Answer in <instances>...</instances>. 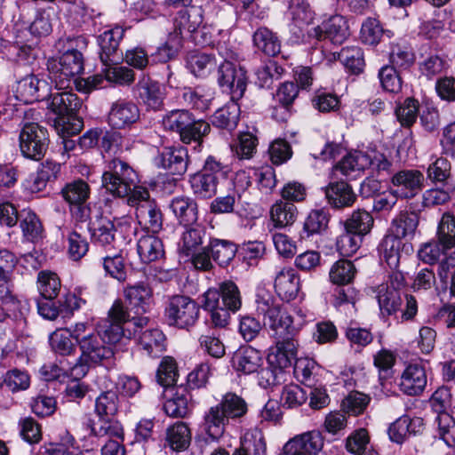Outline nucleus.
I'll return each mask as SVG.
<instances>
[{"label": "nucleus", "mask_w": 455, "mask_h": 455, "mask_svg": "<svg viewBox=\"0 0 455 455\" xmlns=\"http://www.w3.org/2000/svg\"><path fill=\"white\" fill-rule=\"evenodd\" d=\"M189 182L193 193L199 197L210 198L217 192L215 178L201 171L192 175Z\"/></svg>", "instance_id": "de8ad7c7"}, {"label": "nucleus", "mask_w": 455, "mask_h": 455, "mask_svg": "<svg viewBox=\"0 0 455 455\" xmlns=\"http://www.w3.org/2000/svg\"><path fill=\"white\" fill-rule=\"evenodd\" d=\"M72 336L64 330H56L49 337L52 349L60 355H70L76 353V345L72 342Z\"/></svg>", "instance_id": "13d9d810"}, {"label": "nucleus", "mask_w": 455, "mask_h": 455, "mask_svg": "<svg viewBox=\"0 0 455 455\" xmlns=\"http://www.w3.org/2000/svg\"><path fill=\"white\" fill-rule=\"evenodd\" d=\"M157 164L170 174L181 176L188 169V154L186 148H165L158 157Z\"/></svg>", "instance_id": "412c9836"}, {"label": "nucleus", "mask_w": 455, "mask_h": 455, "mask_svg": "<svg viewBox=\"0 0 455 455\" xmlns=\"http://www.w3.org/2000/svg\"><path fill=\"white\" fill-rule=\"evenodd\" d=\"M308 36L318 41L329 39L335 44H341L349 36L348 24L343 16L334 15L321 25L312 28Z\"/></svg>", "instance_id": "ddd939ff"}, {"label": "nucleus", "mask_w": 455, "mask_h": 455, "mask_svg": "<svg viewBox=\"0 0 455 455\" xmlns=\"http://www.w3.org/2000/svg\"><path fill=\"white\" fill-rule=\"evenodd\" d=\"M166 441L176 451L186 450L191 442V432L184 422H177L167 429Z\"/></svg>", "instance_id": "a19ab883"}, {"label": "nucleus", "mask_w": 455, "mask_h": 455, "mask_svg": "<svg viewBox=\"0 0 455 455\" xmlns=\"http://www.w3.org/2000/svg\"><path fill=\"white\" fill-rule=\"evenodd\" d=\"M391 184L395 193L402 198H413L424 188V174L416 169H404L394 173Z\"/></svg>", "instance_id": "f8f14e48"}, {"label": "nucleus", "mask_w": 455, "mask_h": 455, "mask_svg": "<svg viewBox=\"0 0 455 455\" xmlns=\"http://www.w3.org/2000/svg\"><path fill=\"white\" fill-rule=\"evenodd\" d=\"M186 231L182 234L180 250L186 256H188L203 243L205 236V228L203 225L196 222L193 225L185 226Z\"/></svg>", "instance_id": "ea45409f"}, {"label": "nucleus", "mask_w": 455, "mask_h": 455, "mask_svg": "<svg viewBox=\"0 0 455 455\" xmlns=\"http://www.w3.org/2000/svg\"><path fill=\"white\" fill-rule=\"evenodd\" d=\"M403 241L391 234L384 236L379 245L380 259L384 260L391 269H396L400 264Z\"/></svg>", "instance_id": "473e14b6"}, {"label": "nucleus", "mask_w": 455, "mask_h": 455, "mask_svg": "<svg viewBox=\"0 0 455 455\" xmlns=\"http://www.w3.org/2000/svg\"><path fill=\"white\" fill-rule=\"evenodd\" d=\"M211 132L210 124L203 119H196L192 115L190 123L179 133L180 140L185 144L192 142L202 145L203 140Z\"/></svg>", "instance_id": "e433bc0d"}, {"label": "nucleus", "mask_w": 455, "mask_h": 455, "mask_svg": "<svg viewBox=\"0 0 455 455\" xmlns=\"http://www.w3.org/2000/svg\"><path fill=\"white\" fill-rule=\"evenodd\" d=\"M368 164L366 156L361 152L348 154L335 166V171H339L343 175L348 176L354 172L363 171Z\"/></svg>", "instance_id": "69168bd1"}, {"label": "nucleus", "mask_w": 455, "mask_h": 455, "mask_svg": "<svg viewBox=\"0 0 455 455\" xmlns=\"http://www.w3.org/2000/svg\"><path fill=\"white\" fill-rule=\"evenodd\" d=\"M48 68L56 86L59 89L67 88L70 80L83 72L84 56L78 50L68 49L62 53L59 60L51 62Z\"/></svg>", "instance_id": "6e6552de"}, {"label": "nucleus", "mask_w": 455, "mask_h": 455, "mask_svg": "<svg viewBox=\"0 0 455 455\" xmlns=\"http://www.w3.org/2000/svg\"><path fill=\"white\" fill-rule=\"evenodd\" d=\"M140 110L132 101L119 100L112 104L108 113V123L115 129H123L136 123Z\"/></svg>", "instance_id": "aec40b11"}, {"label": "nucleus", "mask_w": 455, "mask_h": 455, "mask_svg": "<svg viewBox=\"0 0 455 455\" xmlns=\"http://www.w3.org/2000/svg\"><path fill=\"white\" fill-rule=\"evenodd\" d=\"M298 343L293 338L276 339L269 349L267 360L269 366L282 371L289 368L296 356Z\"/></svg>", "instance_id": "dca6fc26"}, {"label": "nucleus", "mask_w": 455, "mask_h": 455, "mask_svg": "<svg viewBox=\"0 0 455 455\" xmlns=\"http://www.w3.org/2000/svg\"><path fill=\"white\" fill-rule=\"evenodd\" d=\"M166 339L164 334L158 329H149L141 332L139 343L146 353L156 358L162 355L165 351Z\"/></svg>", "instance_id": "72a5a7b5"}, {"label": "nucleus", "mask_w": 455, "mask_h": 455, "mask_svg": "<svg viewBox=\"0 0 455 455\" xmlns=\"http://www.w3.org/2000/svg\"><path fill=\"white\" fill-rule=\"evenodd\" d=\"M47 130L37 123H26L20 134V148L22 155L29 159L40 160L48 148Z\"/></svg>", "instance_id": "1a4fd4ad"}, {"label": "nucleus", "mask_w": 455, "mask_h": 455, "mask_svg": "<svg viewBox=\"0 0 455 455\" xmlns=\"http://www.w3.org/2000/svg\"><path fill=\"white\" fill-rule=\"evenodd\" d=\"M137 251L141 261L147 264L158 260L164 255L161 239L154 235L140 236L137 243Z\"/></svg>", "instance_id": "7c9ffc66"}, {"label": "nucleus", "mask_w": 455, "mask_h": 455, "mask_svg": "<svg viewBox=\"0 0 455 455\" xmlns=\"http://www.w3.org/2000/svg\"><path fill=\"white\" fill-rule=\"evenodd\" d=\"M218 83L220 87L229 90L233 100H240L246 90V71L241 66L225 60L218 67Z\"/></svg>", "instance_id": "9d476101"}, {"label": "nucleus", "mask_w": 455, "mask_h": 455, "mask_svg": "<svg viewBox=\"0 0 455 455\" xmlns=\"http://www.w3.org/2000/svg\"><path fill=\"white\" fill-rule=\"evenodd\" d=\"M389 33V30L384 29L379 20L367 18L362 24L360 39L365 44L377 45L385 35L390 36Z\"/></svg>", "instance_id": "c03bdc74"}, {"label": "nucleus", "mask_w": 455, "mask_h": 455, "mask_svg": "<svg viewBox=\"0 0 455 455\" xmlns=\"http://www.w3.org/2000/svg\"><path fill=\"white\" fill-rule=\"evenodd\" d=\"M297 206L283 199L276 200L270 207L269 217L274 227L283 228L291 226L298 217Z\"/></svg>", "instance_id": "bb28decb"}, {"label": "nucleus", "mask_w": 455, "mask_h": 455, "mask_svg": "<svg viewBox=\"0 0 455 455\" xmlns=\"http://www.w3.org/2000/svg\"><path fill=\"white\" fill-rule=\"evenodd\" d=\"M165 413L173 418H184L188 413V396L177 392L164 404Z\"/></svg>", "instance_id": "774afa93"}, {"label": "nucleus", "mask_w": 455, "mask_h": 455, "mask_svg": "<svg viewBox=\"0 0 455 455\" xmlns=\"http://www.w3.org/2000/svg\"><path fill=\"white\" fill-rule=\"evenodd\" d=\"M253 43L258 50L267 56H275L281 50L277 36L267 28H259L255 31Z\"/></svg>", "instance_id": "79ce46f5"}, {"label": "nucleus", "mask_w": 455, "mask_h": 455, "mask_svg": "<svg viewBox=\"0 0 455 455\" xmlns=\"http://www.w3.org/2000/svg\"><path fill=\"white\" fill-rule=\"evenodd\" d=\"M119 397L116 391L102 392L95 401V412L99 418L114 417L118 411Z\"/></svg>", "instance_id": "8fccbe9b"}, {"label": "nucleus", "mask_w": 455, "mask_h": 455, "mask_svg": "<svg viewBox=\"0 0 455 455\" xmlns=\"http://www.w3.org/2000/svg\"><path fill=\"white\" fill-rule=\"evenodd\" d=\"M455 192V187L450 182L443 184L442 188H431L423 195V204L426 207L442 205L448 203Z\"/></svg>", "instance_id": "4d7b16f0"}, {"label": "nucleus", "mask_w": 455, "mask_h": 455, "mask_svg": "<svg viewBox=\"0 0 455 455\" xmlns=\"http://www.w3.org/2000/svg\"><path fill=\"white\" fill-rule=\"evenodd\" d=\"M208 248L212 259L220 267L228 266L235 258L237 251L234 243L220 239L212 240Z\"/></svg>", "instance_id": "37998d69"}, {"label": "nucleus", "mask_w": 455, "mask_h": 455, "mask_svg": "<svg viewBox=\"0 0 455 455\" xmlns=\"http://www.w3.org/2000/svg\"><path fill=\"white\" fill-rule=\"evenodd\" d=\"M92 239L101 247L115 248L116 236H124L132 231V218L124 216L109 219L100 215L92 222Z\"/></svg>", "instance_id": "423d86ee"}, {"label": "nucleus", "mask_w": 455, "mask_h": 455, "mask_svg": "<svg viewBox=\"0 0 455 455\" xmlns=\"http://www.w3.org/2000/svg\"><path fill=\"white\" fill-rule=\"evenodd\" d=\"M125 299L136 308V314L144 312V305L153 296V290L147 282H139L127 285L124 291Z\"/></svg>", "instance_id": "c9c22d12"}, {"label": "nucleus", "mask_w": 455, "mask_h": 455, "mask_svg": "<svg viewBox=\"0 0 455 455\" xmlns=\"http://www.w3.org/2000/svg\"><path fill=\"white\" fill-rule=\"evenodd\" d=\"M78 347L81 355L76 363L68 368L70 374L76 379L87 374L90 364L108 362L115 355L113 348L106 345V341L96 331L88 333L87 339H84Z\"/></svg>", "instance_id": "20e7f679"}, {"label": "nucleus", "mask_w": 455, "mask_h": 455, "mask_svg": "<svg viewBox=\"0 0 455 455\" xmlns=\"http://www.w3.org/2000/svg\"><path fill=\"white\" fill-rule=\"evenodd\" d=\"M54 125L57 132L65 138L79 133L84 127V122L75 113L57 117Z\"/></svg>", "instance_id": "0e129e2a"}, {"label": "nucleus", "mask_w": 455, "mask_h": 455, "mask_svg": "<svg viewBox=\"0 0 455 455\" xmlns=\"http://www.w3.org/2000/svg\"><path fill=\"white\" fill-rule=\"evenodd\" d=\"M324 438L318 431L296 435L283 446V451H299L305 455H317L323 448Z\"/></svg>", "instance_id": "a211bd4d"}, {"label": "nucleus", "mask_w": 455, "mask_h": 455, "mask_svg": "<svg viewBox=\"0 0 455 455\" xmlns=\"http://www.w3.org/2000/svg\"><path fill=\"white\" fill-rule=\"evenodd\" d=\"M139 182L135 170L125 161L113 158L107 163L102 174V186L116 197L129 196Z\"/></svg>", "instance_id": "39448f33"}, {"label": "nucleus", "mask_w": 455, "mask_h": 455, "mask_svg": "<svg viewBox=\"0 0 455 455\" xmlns=\"http://www.w3.org/2000/svg\"><path fill=\"white\" fill-rule=\"evenodd\" d=\"M419 215L414 212H401L393 220L390 234L399 239L413 237L419 226Z\"/></svg>", "instance_id": "c756f323"}, {"label": "nucleus", "mask_w": 455, "mask_h": 455, "mask_svg": "<svg viewBox=\"0 0 455 455\" xmlns=\"http://www.w3.org/2000/svg\"><path fill=\"white\" fill-rule=\"evenodd\" d=\"M95 331L110 345L118 344L124 339L129 340L131 336V333L129 336L125 335L124 324L104 318L97 323Z\"/></svg>", "instance_id": "a18cd8bd"}, {"label": "nucleus", "mask_w": 455, "mask_h": 455, "mask_svg": "<svg viewBox=\"0 0 455 455\" xmlns=\"http://www.w3.org/2000/svg\"><path fill=\"white\" fill-rule=\"evenodd\" d=\"M202 307L209 312L210 322L215 328H226L230 322L231 314L236 313L242 307V297L237 285L224 282L219 289H209L202 297Z\"/></svg>", "instance_id": "f257e3e1"}, {"label": "nucleus", "mask_w": 455, "mask_h": 455, "mask_svg": "<svg viewBox=\"0 0 455 455\" xmlns=\"http://www.w3.org/2000/svg\"><path fill=\"white\" fill-rule=\"evenodd\" d=\"M60 171V165L52 161H45L41 164L37 172L31 175L28 182V188L32 193L43 191L47 184L57 179Z\"/></svg>", "instance_id": "c85d7f7f"}, {"label": "nucleus", "mask_w": 455, "mask_h": 455, "mask_svg": "<svg viewBox=\"0 0 455 455\" xmlns=\"http://www.w3.org/2000/svg\"><path fill=\"white\" fill-rule=\"evenodd\" d=\"M256 313L262 317L263 325L268 329L275 339L293 338L295 328L293 320L275 299L272 294L265 290H259L256 295Z\"/></svg>", "instance_id": "7ed1b4c3"}, {"label": "nucleus", "mask_w": 455, "mask_h": 455, "mask_svg": "<svg viewBox=\"0 0 455 455\" xmlns=\"http://www.w3.org/2000/svg\"><path fill=\"white\" fill-rule=\"evenodd\" d=\"M124 34V29L120 26L105 30L98 37L100 48V58L104 65L115 62L119 59V44Z\"/></svg>", "instance_id": "4be33fe9"}, {"label": "nucleus", "mask_w": 455, "mask_h": 455, "mask_svg": "<svg viewBox=\"0 0 455 455\" xmlns=\"http://www.w3.org/2000/svg\"><path fill=\"white\" fill-rule=\"evenodd\" d=\"M172 212L180 225H193L198 220L197 203L188 196L174 197L169 205Z\"/></svg>", "instance_id": "393cba45"}, {"label": "nucleus", "mask_w": 455, "mask_h": 455, "mask_svg": "<svg viewBox=\"0 0 455 455\" xmlns=\"http://www.w3.org/2000/svg\"><path fill=\"white\" fill-rule=\"evenodd\" d=\"M49 96L48 108L58 117L75 114L82 106L80 99L72 92H50Z\"/></svg>", "instance_id": "b1692460"}, {"label": "nucleus", "mask_w": 455, "mask_h": 455, "mask_svg": "<svg viewBox=\"0 0 455 455\" xmlns=\"http://www.w3.org/2000/svg\"><path fill=\"white\" fill-rule=\"evenodd\" d=\"M374 224V220L371 214L363 210L358 209L354 211L352 214L345 220V231L352 232L354 234L365 235L371 230Z\"/></svg>", "instance_id": "4c0bfd02"}, {"label": "nucleus", "mask_w": 455, "mask_h": 455, "mask_svg": "<svg viewBox=\"0 0 455 455\" xmlns=\"http://www.w3.org/2000/svg\"><path fill=\"white\" fill-rule=\"evenodd\" d=\"M370 437L364 428H360L349 435L347 439V450L355 455H379L374 450H368Z\"/></svg>", "instance_id": "6e6d98bb"}, {"label": "nucleus", "mask_w": 455, "mask_h": 455, "mask_svg": "<svg viewBox=\"0 0 455 455\" xmlns=\"http://www.w3.org/2000/svg\"><path fill=\"white\" fill-rule=\"evenodd\" d=\"M51 90L47 80L31 74L17 82L14 92L17 100L28 104L47 99Z\"/></svg>", "instance_id": "9b49d317"}, {"label": "nucleus", "mask_w": 455, "mask_h": 455, "mask_svg": "<svg viewBox=\"0 0 455 455\" xmlns=\"http://www.w3.org/2000/svg\"><path fill=\"white\" fill-rule=\"evenodd\" d=\"M113 417L99 418L98 424L90 426L91 435L96 437H116L124 439V428L119 421L114 420Z\"/></svg>", "instance_id": "603ef678"}, {"label": "nucleus", "mask_w": 455, "mask_h": 455, "mask_svg": "<svg viewBox=\"0 0 455 455\" xmlns=\"http://www.w3.org/2000/svg\"><path fill=\"white\" fill-rule=\"evenodd\" d=\"M139 100L148 108L154 111L161 110L166 96L163 84L153 80L148 75H142L135 85Z\"/></svg>", "instance_id": "4468645a"}, {"label": "nucleus", "mask_w": 455, "mask_h": 455, "mask_svg": "<svg viewBox=\"0 0 455 455\" xmlns=\"http://www.w3.org/2000/svg\"><path fill=\"white\" fill-rule=\"evenodd\" d=\"M201 23L202 16L197 10L191 12L181 10L174 19V30L172 33L180 36L181 40L185 34H188L192 37L196 29L199 25H201Z\"/></svg>", "instance_id": "f704fd0d"}, {"label": "nucleus", "mask_w": 455, "mask_h": 455, "mask_svg": "<svg viewBox=\"0 0 455 455\" xmlns=\"http://www.w3.org/2000/svg\"><path fill=\"white\" fill-rule=\"evenodd\" d=\"M247 412V403L235 393L225 394L220 402L212 406L204 414V429L212 439L223 435L230 419L243 417Z\"/></svg>", "instance_id": "f03ea898"}, {"label": "nucleus", "mask_w": 455, "mask_h": 455, "mask_svg": "<svg viewBox=\"0 0 455 455\" xmlns=\"http://www.w3.org/2000/svg\"><path fill=\"white\" fill-rule=\"evenodd\" d=\"M339 60L352 73L359 74L364 67L363 53L358 46L344 47L339 52Z\"/></svg>", "instance_id": "864d4df0"}, {"label": "nucleus", "mask_w": 455, "mask_h": 455, "mask_svg": "<svg viewBox=\"0 0 455 455\" xmlns=\"http://www.w3.org/2000/svg\"><path fill=\"white\" fill-rule=\"evenodd\" d=\"M437 238L443 248L455 246V216L445 212L439 223Z\"/></svg>", "instance_id": "680f3d73"}, {"label": "nucleus", "mask_w": 455, "mask_h": 455, "mask_svg": "<svg viewBox=\"0 0 455 455\" xmlns=\"http://www.w3.org/2000/svg\"><path fill=\"white\" fill-rule=\"evenodd\" d=\"M199 306L191 298L175 295L169 299L165 307V316L170 325L188 329L199 318Z\"/></svg>", "instance_id": "0eeeda50"}, {"label": "nucleus", "mask_w": 455, "mask_h": 455, "mask_svg": "<svg viewBox=\"0 0 455 455\" xmlns=\"http://www.w3.org/2000/svg\"><path fill=\"white\" fill-rule=\"evenodd\" d=\"M157 381L164 387H170L177 382L178 371L176 362L172 357L163 358L156 373Z\"/></svg>", "instance_id": "338daca9"}, {"label": "nucleus", "mask_w": 455, "mask_h": 455, "mask_svg": "<svg viewBox=\"0 0 455 455\" xmlns=\"http://www.w3.org/2000/svg\"><path fill=\"white\" fill-rule=\"evenodd\" d=\"M91 194L90 186L81 179L67 183L61 189V196L69 204L81 205L84 204Z\"/></svg>", "instance_id": "58836bf2"}, {"label": "nucleus", "mask_w": 455, "mask_h": 455, "mask_svg": "<svg viewBox=\"0 0 455 455\" xmlns=\"http://www.w3.org/2000/svg\"><path fill=\"white\" fill-rule=\"evenodd\" d=\"M379 305L388 315L395 313L401 308L403 299L400 291L390 289L388 284H380L377 290Z\"/></svg>", "instance_id": "09e8293b"}, {"label": "nucleus", "mask_w": 455, "mask_h": 455, "mask_svg": "<svg viewBox=\"0 0 455 455\" xmlns=\"http://www.w3.org/2000/svg\"><path fill=\"white\" fill-rule=\"evenodd\" d=\"M427 379L424 366L419 363H411L403 371L399 389L407 395L416 396L423 393Z\"/></svg>", "instance_id": "f3484780"}, {"label": "nucleus", "mask_w": 455, "mask_h": 455, "mask_svg": "<svg viewBox=\"0 0 455 455\" xmlns=\"http://www.w3.org/2000/svg\"><path fill=\"white\" fill-rule=\"evenodd\" d=\"M20 228L26 241L38 243L44 236V228L40 218L29 209L21 212Z\"/></svg>", "instance_id": "cd10ccee"}, {"label": "nucleus", "mask_w": 455, "mask_h": 455, "mask_svg": "<svg viewBox=\"0 0 455 455\" xmlns=\"http://www.w3.org/2000/svg\"><path fill=\"white\" fill-rule=\"evenodd\" d=\"M37 289L44 299L52 300L60 290V280L53 272L41 271L37 276Z\"/></svg>", "instance_id": "3c124183"}, {"label": "nucleus", "mask_w": 455, "mask_h": 455, "mask_svg": "<svg viewBox=\"0 0 455 455\" xmlns=\"http://www.w3.org/2000/svg\"><path fill=\"white\" fill-rule=\"evenodd\" d=\"M191 116L192 114L186 109L172 110L163 117V125L164 129L179 134L190 123Z\"/></svg>", "instance_id": "e2e57ef3"}, {"label": "nucleus", "mask_w": 455, "mask_h": 455, "mask_svg": "<svg viewBox=\"0 0 455 455\" xmlns=\"http://www.w3.org/2000/svg\"><path fill=\"white\" fill-rule=\"evenodd\" d=\"M238 112L239 108L235 103L220 108L213 116L212 124L221 129L233 130L238 123Z\"/></svg>", "instance_id": "052dcab7"}, {"label": "nucleus", "mask_w": 455, "mask_h": 455, "mask_svg": "<svg viewBox=\"0 0 455 455\" xmlns=\"http://www.w3.org/2000/svg\"><path fill=\"white\" fill-rule=\"evenodd\" d=\"M140 201L136 207V218L142 228L152 233H157L163 227V215L154 202L148 200L149 194L147 190L140 191Z\"/></svg>", "instance_id": "2eb2a0df"}, {"label": "nucleus", "mask_w": 455, "mask_h": 455, "mask_svg": "<svg viewBox=\"0 0 455 455\" xmlns=\"http://www.w3.org/2000/svg\"><path fill=\"white\" fill-rule=\"evenodd\" d=\"M354 264L347 259L336 261L330 270V279L333 283L344 285L349 283L355 275Z\"/></svg>", "instance_id": "bf43d9fd"}, {"label": "nucleus", "mask_w": 455, "mask_h": 455, "mask_svg": "<svg viewBox=\"0 0 455 455\" xmlns=\"http://www.w3.org/2000/svg\"><path fill=\"white\" fill-rule=\"evenodd\" d=\"M330 221L329 213L323 209L312 210L307 216L303 229L307 236L322 234L328 228Z\"/></svg>", "instance_id": "5fc2aeb1"}, {"label": "nucleus", "mask_w": 455, "mask_h": 455, "mask_svg": "<svg viewBox=\"0 0 455 455\" xmlns=\"http://www.w3.org/2000/svg\"><path fill=\"white\" fill-rule=\"evenodd\" d=\"M324 192L328 204L338 210L351 207L357 199L352 187L345 181L331 182Z\"/></svg>", "instance_id": "5701e85b"}, {"label": "nucleus", "mask_w": 455, "mask_h": 455, "mask_svg": "<svg viewBox=\"0 0 455 455\" xmlns=\"http://www.w3.org/2000/svg\"><path fill=\"white\" fill-rule=\"evenodd\" d=\"M182 98L188 106L200 111H204L210 106L212 93L210 89L204 86L188 87L185 88Z\"/></svg>", "instance_id": "49530a36"}, {"label": "nucleus", "mask_w": 455, "mask_h": 455, "mask_svg": "<svg viewBox=\"0 0 455 455\" xmlns=\"http://www.w3.org/2000/svg\"><path fill=\"white\" fill-rule=\"evenodd\" d=\"M187 68L196 77L207 76L217 66L214 55L201 52H190L186 59Z\"/></svg>", "instance_id": "2f4dec72"}, {"label": "nucleus", "mask_w": 455, "mask_h": 455, "mask_svg": "<svg viewBox=\"0 0 455 455\" xmlns=\"http://www.w3.org/2000/svg\"><path fill=\"white\" fill-rule=\"evenodd\" d=\"M232 365L237 372L249 375L258 372L263 366V358L259 350L243 346L234 353Z\"/></svg>", "instance_id": "6ab92c4d"}, {"label": "nucleus", "mask_w": 455, "mask_h": 455, "mask_svg": "<svg viewBox=\"0 0 455 455\" xmlns=\"http://www.w3.org/2000/svg\"><path fill=\"white\" fill-rule=\"evenodd\" d=\"M275 289L282 299H294L299 290V276L292 267H283L276 275Z\"/></svg>", "instance_id": "a878e982"}]
</instances>
